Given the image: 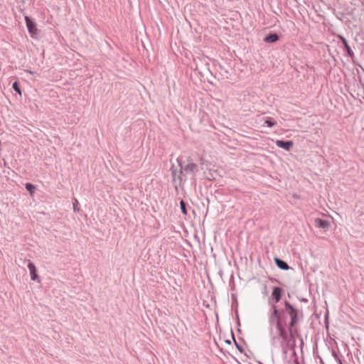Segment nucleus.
Returning a JSON list of instances; mask_svg holds the SVG:
<instances>
[{
    "mask_svg": "<svg viewBox=\"0 0 364 364\" xmlns=\"http://www.w3.org/2000/svg\"><path fill=\"white\" fill-rule=\"evenodd\" d=\"M26 188L27 191L30 192L31 194H33V190L35 189V186L31 183H26Z\"/></svg>",
    "mask_w": 364,
    "mask_h": 364,
    "instance_id": "14",
    "label": "nucleus"
},
{
    "mask_svg": "<svg viewBox=\"0 0 364 364\" xmlns=\"http://www.w3.org/2000/svg\"><path fill=\"white\" fill-rule=\"evenodd\" d=\"M272 296L274 298L276 302L279 301L282 296V289L279 287H274L272 291Z\"/></svg>",
    "mask_w": 364,
    "mask_h": 364,
    "instance_id": "7",
    "label": "nucleus"
},
{
    "mask_svg": "<svg viewBox=\"0 0 364 364\" xmlns=\"http://www.w3.org/2000/svg\"><path fill=\"white\" fill-rule=\"evenodd\" d=\"M345 48L346 49L347 52H348V54L350 55V56H353V52L352 50V49L350 48V46L348 44H346V46L345 47Z\"/></svg>",
    "mask_w": 364,
    "mask_h": 364,
    "instance_id": "16",
    "label": "nucleus"
},
{
    "mask_svg": "<svg viewBox=\"0 0 364 364\" xmlns=\"http://www.w3.org/2000/svg\"><path fill=\"white\" fill-rule=\"evenodd\" d=\"M279 36L276 33H272L265 37L264 41L267 43H274L278 41Z\"/></svg>",
    "mask_w": 364,
    "mask_h": 364,
    "instance_id": "9",
    "label": "nucleus"
},
{
    "mask_svg": "<svg viewBox=\"0 0 364 364\" xmlns=\"http://www.w3.org/2000/svg\"><path fill=\"white\" fill-rule=\"evenodd\" d=\"M28 268L29 269V272H30V274H31V279L33 280V281H36L38 278V276L36 273V266L34 265L33 263L32 262H29L28 264Z\"/></svg>",
    "mask_w": 364,
    "mask_h": 364,
    "instance_id": "6",
    "label": "nucleus"
},
{
    "mask_svg": "<svg viewBox=\"0 0 364 364\" xmlns=\"http://www.w3.org/2000/svg\"><path fill=\"white\" fill-rule=\"evenodd\" d=\"M274 312H273V316L272 317V319H275L276 321H277V329L279 330V335L282 337V338L284 340V341H287V344L290 346V348H291L292 351H293V354L295 355L296 353H295V350H294V346H295V343H294V341H291V340H288L287 339V335L284 331V328L282 324V322H281V318H280V314L279 312L278 311V310L276 309L275 306H274ZM290 337L292 340H294V336L292 334V332H291V329L290 328Z\"/></svg>",
    "mask_w": 364,
    "mask_h": 364,
    "instance_id": "1",
    "label": "nucleus"
},
{
    "mask_svg": "<svg viewBox=\"0 0 364 364\" xmlns=\"http://www.w3.org/2000/svg\"><path fill=\"white\" fill-rule=\"evenodd\" d=\"M275 144L278 147L282 148L286 151H289L294 145L292 141L277 140Z\"/></svg>",
    "mask_w": 364,
    "mask_h": 364,
    "instance_id": "5",
    "label": "nucleus"
},
{
    "mask_svg": "<svg viewBox=\"0 0 364 364\" xmlns=\"http://www.w3.org/2000/svg\"><path fill=\"white\" fill-rule=\"evenodd\" d=\"M285 307L288 314L291 316L290 328L293 327L296 322L297 311L288 302L285 303Z\"/></svg>",
    "mask_w": 364,
    "mask_h": 364,
    "instance_id": "3",
    "label": "nucleus"
},
{
    "mask_svg": "<svg viewBox=\"0 0 364 364\" xmlns=\"http://www.w3.org/2000/svg\"><path fill=\"white\" fill-rule=\"evenodd\" d=\"M341 39H342V41H343V44H344V46L346 47V44H348V42H347V41H346V38H341Z\"/></svg>",
    "mask_w": 364,
    "mask_h": 364,
    "instance_id": "17",
    "label": "nucleus"
},
{
    "mask_svg": "<svg viewBox=\"0 0 364 364\" xmlns=\"http://www.w3.org/2000/svg\"><path fill=\"white\" fill-rule=\"evenodd\" d=\"M264 124L268 127H272L275 126L277 123L271 117H266L264 119Z\"/></svg>",
    "mask_w": 364,
    "mask_h": 364,
    "instance_id": "10",
    "label": "nucleus"
},
{
    "mask_svg": "<svg viewBox=\"0 0 364 364\" xmlns=\"http://www.w3.org/2000/svg\"><path fill=\"white\" fill-rule=\"evenodd\" d=\"M12 87H13V89H14L16 92H18V93H19L20 95L21 94V89H20V87H19V86H18V83L17 82H14L13 83Z\"/></svg>",
    "mask_w": 364,
    "mask_h": 364,
    "instance_id": "15",
    "label": "nucleus"
},
{
    "mask_svg": "<svg viewBox=\"0 0 364 364\" xmlns=\"http://www.w3.org/2000/svg\"><path fill=\"white\" fill-rule=\"evenodd\" d=\"M179 166L181 167V173L183 170L187 173L196 174L198 172V165L196 164L190 162L184 168H183L181 162L179 159H177Z\"/></svg>",
    "mask_w": 364,
    "mask_h": 364,
    "instance_id": "2",
    "label": "nucleus"
},
{
    "mask_svg": "<svg viewBox=\"0 0 364 364\" xmlns=\"http://www.w3.org/2000/svg\"><path fill=\"white\" fill-rule=\"evenodd\" d=\"M274 261L279 268L284 269V270H287L289 269V265L285 262H284L278 258H275Z\"/></svg>",
    "mask_w": 364,
    "mask_h": 364,
    "instance_id": "8",
    "label": "nucleus"
},
{
    "mask_svg": "<svg viewBox=\"0 0 364 364\" xmlns=\"http://www.w3.org/2000/svg\"><path fill=\"white\" fill-rule=\"evenodd\" d=\"M25 21L29 33L31 34V37H34V36L37 33L36 23L33 21L28 16H25Z\"/></svg>",
    "mask_w": 364,
    "mask_h": 364,
    "instance_id": "4",
    "label": "nucleus"
},
{
    "mask_svg": "<svg viewBox=\"0 0 364 364\" xmlns=\"http://www.w3.org/2000/svg\"><path fill=\"white\" fill-rule=\"evenodd\" d=\"M78 205H79L78 200L76 198H74L73 200V210L75 212H79L80 211V208H79Z\"/></svg>",
    "mask_w": 364,
    "mask_h": 364,
    "instance_id": "11",
    "label": "nucleus"
},
{
    "mask_svg": "<svg viewBox=\"0 0 364 364\" xmlns=\"http://www.w3.org/2000/svg\"><path fill=\"white\" fill-rule=\"evenodd\" d=\"M180 206H181V209L182 213L184 215H186L187 214V210H186V203H185V202L183 200H181L180 202Z\"/></svg>",
    "mask_w": 364,
    "mask_h": 364,
    "instance_id": "12",
    "label": "nucleus"
},
{
    "mask_svg": "<svg viewBox=\"0 0 364 364\" xmlns=\"http://www.w3.org/2000/svg\"><path fill=\"white\" fill-rule=\"evenodd\" d=\"M316 222L318 223V224L319 225L320 228H326L328 226V223L326 220H316Z\"/></svg>",
    "mask_w": 364,
    "mask_h": 364,
    "instance_id": "13",
    "label": "nucleus"
}]
</instances>
